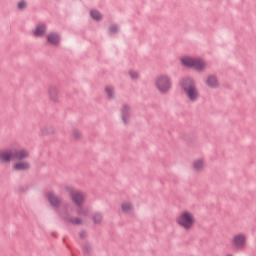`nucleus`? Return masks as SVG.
<instances>
[{
	"label": "nucleus",
	"mask_w": 256,
	"mask_h": 256,
	"mask_svg": "<svg viewBox=\"0 0 256 256\" xmlns=\"http://www.w3.org/2000/svg\"><path fill=\"white\" fill-rule=\"evenodd\" d=\"M29 150L22 149H1L0 150V163L9 164L13 159H29Z\"/></svg>",
	"instance_id": "f257e3e1"
},
{
	"label": "nucleus",
	"mask_w": 256,
	"mask_h": 256,
	"mask_svg": "<svg viewBox=\"0 0 256 256\" xmlns=\"http://www.w3.org/2000/svg\"><path fill=\"white\" fill-rule=\"evenodd\" d=\"M176 225L184 231H191L197 225V217L191 210H184L176 217Z\"/></svg>",
	"instance_id": "f03ea898"
},
{
	"label": "nucleus",
	"mask_w": 256,
	"mask_h": 256,
	"mask_svg": "<svg viewBox=\"0 0 256 256\" xmlns=\"http://www.w3.org/2000/svg\"><path fill=\"white\" fill-rule=\"evenodd\" d=\"M181 87L188 101H191V103H195V101L199 99V89L197 88V84H195V81L193 79H183Z\"/></svg>",
	"instance_id": "7ed1b4c3"
},
{
	"label": "nucleus",
	"mask_w": 256,
	"mask_h": 256,
	"mask_svg": "<svg viewBox=\"0 0 256 256\" xmlns=\"http://www.w3.org/2000/svg\"><path fill=\"white\" fill-rule=\"evenodd\" d=\"M154 85L159 93H169L173 87V81L168 74H160L156 77Z\"/></svg>",
	"instance_id": "20e7f679"
},
{
	"label": "nucleus",
	"mask_w": 256,
	"mask_h": 256,
	"mask_svg": "<svg viewBox=\"0 0 256 256\" xmlns=\"http://www.w3.org/2000/svg\"><path fill=\"white\" fill-rule=\"evenodd\" d=\"M231 243L237 251H241L247 247V235L245 233H237L232 239Z\"/></svg>",
	"instance_id": "39448f33"
},
{
	"label": "nucleus",
	"mask_w": 256,
	"mask_h": 256,
	"mask_svg": "<svg viewBox=\"0 0 256 256\" xmlns=\"http://www.w3.org/2000/svg\"><path fill=\"white\" fill-rule=\"evenodd\" d=\"M66 191L70 193L74 205L81 206L85 203V194H83V192L75 190V188L71 186H67Z\"/></svg>",
	"instance_id": "423d86ee"
},
{
	"label": "nucleus",
	"mask_w": 256,
	"mask_h": 256,
	"mask_svg": "<svg viewBox=\"0 0 256 256\" xmlns=\"http://www.w3.org/2000/svg\"><path fill=\"white\" fill-rule=\"evenodd\" d=\"M48 97L51 103H59L61 99V91L57 86H50L48 89Z\"/></svg>",
	"instance_id": "0eeeda50"
},
{
	"label": "nucleus",
	"mask_w": 256,
	"mask_h": 256,
	"mask_svg": "<svg viewBox=\"0 0 256 256\" xmlns=\"http://www.w3.org/2000/svg\"><path fill=\"white\" fill-rule=\"evenodd\" d=\"M120 211H122L124 215H133V213H135V204L129 200H125L120 204Z\"/></svg>",
	"instance_id": "6e6552de"
},
{
	"label": "nucleus",
	"mask_w": 256,
	"mask_h": 256,
	"mask_svg": "<svg viewBox=\"0 0 256 256\" xmlns=\"http://www.w3.org/2000/svg\"><path fill=\"white\" fill-rule=\"evenodd\" d=\"M205 83L209 89H219L220 83H219V78L215 75H208L205 79Z\"/></svg>",
	"instance_id": "1a4fd4ad"
},
{
	"label": "nucleus",
	"mask_w": 256,
	"mask_h": 256,
	"mask_svg": "<svg viewBox=\"0 0 256 256\" xmlns=\"http://www.w3.org/2000/svg\"><path fill=\"white\" fill-rule=\"evenodd\" d=\"M121 118L123 123L127 125L128 123L131 122V106L129 105H124L121 108Z\"/></svg>",
	"instance_id": "9d476101"
},
{
	"label": "nucleus",
	"mask_w": 256,
	"mask_h": 256,
	"mask_svg": "<svg viewBox=\"0 0 256 256\" xmlns=\"http://www.w3.org/2000/svg\"><path fill=\"white\" fill-rule=\"evenodd\" d=\"M12 169L13 171H27L28 169H31V164L29 161L20 159V161L13 164Z\"/></svg>",
	"instance_id": "9b49d317"
},
{
	"label": "nucleus",
	"mask_w": 256,
	"mask_h": 256,
	"mask_svg": "<svg viewBox=\"0 0 256 256\" xmlns=\"http://www.w3.org/2000/svg\"><path fill=\"white\" fill-rule=\"evenodd\" d=\"M46 39L49 45H54L55 47L61 43V36L57 32L48 33Z\"/></svg>",
	"instance_id": "f8f14e48"
},
{
	"label": "nucleus",
	"mask_w": 256,
	"mask_h": 256,
	"mask_svg": "<svg viewBox=\"0 0 256 256\" xmlns=\"http://www.w3.org/2000/svg\"><path fill=\"white\" fill-rule=\"evenodd\" d=\"M46 199L49 201L52 207H59V205H61V198H59L53 192H47Z\"/></svg>",
	"instance_id": "ddd939ff"
},
{
	"label": "nucleus",
	"mask_w": 256,
	"mask_h": 256,
	"mask_svg": "<svg viewBox=\"0 0 256 256\" xmlns=\"http://www.w3.org/2000/svg\"><path fill=\"white\" fill-rule=\"evenodd\" d=\"M192 169L194 171H197L198 173H201V171L205 170V159L198 158L192 162Z\"/></svg>",
	"instance_id": "4468645a"
},
{
	"label": "nucleus",
	"mask_w": 256,
	"mask_h": 256,
	"mask_svg": "<svg viewBox=\"0 0 256 256\" xmlns=\"http://www.w3.org/2000/svg\"><path fill=\"white\" fill-rule=\"evenodd\" d=\"M192 68L196 71H205L207 69V62L202 58H195Z\"/></svg>",
	"instance_id": "2eb2a0df"
},
{
	"label": "nucleus",
	"mask_w": 256,
	"mask_h": 256,
	"mask_svg": "<svg viewBox=\"0 0 256 256\" xmlns=\"http://www.w3.org/2000/svg\"><path fill=\"white\" fill-rule=\"evenodd\" d=\"M47 33V25L39 24L36 28L32 31V35L34 37H43Z\"/></svg>",
	"instance_id": "dca6fc26"
},
{
	"label": "nucleus",
	"mask_w": 256,
	"mask_h": 256,
	"mask_svg": "<svg viewBox=\"0 0 256 256\" xmlns=\"http://www.w3.org/2000/svg\"><path fill=\"white\" fill-rule=\"evenodd\" d=\"M180 62L182 63V65H184V67H192L195 64V58L191 57V56H182L180 58Z\"/></svg>",
	"instance_id": "f3484780"
},
{
	"label": "nucleus",
	"mask_w": 256,
	"mask_h": 256,
	"mask_svg": "<svg viewBox=\"0 0 256 256\" xmlns=\"http://www.w3.org/2000/svg\"><path fill=\"white\" fill-rule=\"evenodd\" d=\"M62 217L66 221V223H72V225H81V223H83V220L79 218H71L67 214H62Z\"/></svg>",
	"instance_id": "a211bd4d"
},
{
	"label": "nucleus",
	"mask_w": 256,
	"mask_h": 256,
	"mask_svg": "<svg viewBox=\"0 0 256 256\" xmlns=\"http://www.w3.org/2000/svg\"><path fill=\"white\" fill-rule=\"evenodd\" d=\"M90 15L95 21H101V19H103V15L97 10H92Z\"/></svg>",
	"instance_id": "6ab92c4d"
},
{
	"label": "nucleus",
	"mask_w": 256,
	"mask_h": 256,
	"mask_svg": "<svg viewBox=\"0 0 256 256\" xmlns=\"http://www.w3.org/2000/svg\"><path fill=\"white\" fill-rule=\"evenodd\" d=\"M106 91V95L107 97H109V99H113V97H115V88H113L112 86H107L105 88Z\"/></svg>",
	"instance_id": "aec40b11"
},
{
	"label": "nucleus",
	"mask_w": 256,
	"mask_h": 256,
	"mask_svg": "<svg viewBox=\"0 0 256 256\" xmlns=\"http://www.w3.org/2000/svg\"><path fill=\"white\" fill-rule=\"evenodd\" d=\"M17 9L19 11H23V9H27V1L25 0H20L18 3H17Z\"/></svg>",
	"instance_id": "412c9836"
},
{
	"label": "nucleus",
	"mask_w": 256,
	"mask_h": 256,
	"mask_svg": "<svg viewBox=\"0 0 256 256\" xmlns=\"http://www.w3.org/2000/svg\"><path fill=\"white\" fill-rule=\"evenodd\" d=\"M128 75H129L130 79H132L133 81L139 79V72H137L135 70H130L128 72Z\"/></svg>",
	"instance_id": "4be33fe9"
},
{
	"label": "nucleus",
	"mask_w": 256,
	"mask_h": 256,
	"mask_svg": "<svg viewBox=\"0 0 256 256\" xmlns=\"http://www.w3.org/2000/svg\"><path fill=\"white\" fill-rule=\"evenodd\" d=\"M72 137L73 139H81V137H83V132H81V130H74L72 131Z\"/></svg>",
	"instance_id": "5701e85b"
},
{
	"label": "nucleus",
	"mask_w": 256,
	"mask_h": 256,
	"mask_svg": "<svg viewBox=\"0 0 256 256\" xmlns=\"http://www.w3.org/2000/svg\"><path fill=\"white\" fill-rule=\"evenodd\" d=\"M94 219V223H101V221H103V216L101 215V213H96L93 216Z\"/></svg>",
	"instance_id": "b1692460"
},
{
	"label": "nucleus",
	"mask_w": 256,
	"mask_h": 256,
	"mask_svg": "<svg viewBox=\"0 0 256 256\" xmlns=\"http://www.w3.org/2000/svg\"><path fill=\"white\" fill-rule=\"evenodd\" d=\"M80 217H83V215H87V210H81L79 212Z\"/></svg>",
	"instance_id": "393cba45"
},
{
	"label": "nucleus",
	"mask_w": 256,
	"mask_h": 256,
	"mask_svg": "<svg viewBox=\"0 0 256 256\" xmlns=\"http://www.w3.org/2000/svg\"><path fill=\"white\" fill-rule=\"evenodd\" d=\"M110 31H111V33H115V31H117V26H112L110 28Z\"/></svg>",
	"instance_id": "a878e982"
},
{
	"label": "nucleus",
	"mask_w": 256,
	"mask_h": 256,
	"mask_svg": "<svg viewBox=\"0 0 256 256\" xmlns=\"http://www.w3.org/2000/svg\"><path fill=\"white\" fill-rule=\"evenodd\" d=\"M226 256H234L233 254H227Z\"/></svg>",
	"instance_id": "bb28decb"
}]
</instances>
